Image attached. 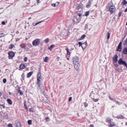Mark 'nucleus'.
<instances>
[{"label":"nucleus","instance_id":"obj_29","mask_svg":"<svg viewBox=\"0 0 127 127\" xmlns=\"http://www.w3.org/2000/svg\"><path fill=\"white\" fill-rule=\"evenodd\" d=\"M110 37H111V34H110V33H108V34H107L108 40H109L110 39Z\"/></svg>","mask_w":127,"mask_h":127},{"label":"nucleus","instance_id":"obj_23","mask_svg":"<svg viewBox=\"0 0 127 127\" xmlns=\"http://www.w3.org/2000/svg\"><path fill=\"white\" fill-rule=\"evenodd\" d=\"M21 78L22 79V80H21V81H24L25 78V75H24V73H23L22 75H21Z\"/></svg>","mask_w":127,"mask_h":127},{"label":"nucleus","instance_id":"obj_21","mask_svg":"<svg viewBox=\"0 0 127 127\" xmlns=\"http://www.w3.org/2000/svg\"><path fill=\"white\" fill-rule=\"evenodd\" d=\"M65 50L66 51V53L67 55H70V54H71V53H70V52L69 51V48H66L65 49Z\"/></svg>","mask_w":127,"mask_h":127},{"label":"nucleus","instance_id":"obj_28","mask_svg":"<svg viewBox=\"0 0 127 127\" xmlns=\"http://www.w3.org/2000/svg\"><path fill=\"white\" fill-rule=\"evenodd\" d=\"M85 37H86V35H83L81 37V38H80V39H79V40H82V39H84V38H85Z\"/></svg>","mask_w":127,"mask_h":127},{"label":"nucleus","instance_id":"obj_37","mask_svg":"<svg viewBox=\"0 0 127 127\" xmlns=\"http://www.w3.org/2000/svg\"><path fill=\"white\" fill-rule=\"evenodd\" d=\"M24 62H26L27 61V57H25L24 59Z\"/></svg>","mask_w":127,"mask_h":127},{"label":"nucleus","instance_id":"obj_32","mask_svg":"<svg viewBox=\"0 0 127 127\" xmlns=\"http://www.w3.org/2000/svg\"><path fill=\"white\" fill-rule=\"evenodd\" d=\"M19 93L21 96H22V95H23V92H22L21 90H19Z\"/></svg>","mask_w":127,"mask_h":127},{"label":"nucleus","instance_id":"obj_34","mask_svg":"<svg viewBox=\"0 0 127 127\" xmlns=\"http://www.w3.org/2000/svg\"><path fill=\"white\" fill-rule=\"evenodd\" d=\"M8 127H13V126H12V124H8Z\"/></svg>","mask_w":127,"mask_h":127},{"label":"nucleus","instance_id":"obj_45","mask_svg":"<svg viewBox=\"0 0 127 127\" xmlns=\"http://www.w3.org/2000/svg\"><path fill=\"white\" fill-rule=\"evenodd\" d=\"M88 24H86L85 25V29H88Z\"/></svg>","mask_w":127,"mask_h":127},{"label":"nucleus","instance_id":"obj_33","mask_svg":"<svg viewBox=\"0 0 127 127\" xmlns=\"http://www.w3.org/2000/svg\"><path fill=\"white\" fill-rule=\"evenodd\" d=\"M2 82L4 84H5V83H6V79L5 78H4L2 80Z\"/></svg>","mask_w":127,"mask_h":127},{"label":"nucleus","instance_id":"obj_14","mask_svg":"<svg viewBox=\"0 0 127 127\" xmlns=\"http://www.w3.org/2000/svg\"><path fill=\"white\" fill-rule=\"evenodd\" d=\"M33 74V71H30L27 74V78H30L31 76H32V74Z\"/></svg>","mask_w":127,"mask_h":127},{"label":"nucleus","instance_id":"obj_24","mask_svg":"<svg viewBox=\"0 0 127 127\" xmlns=\"http://www.w3.org/2000/svg\"><path fill=\"white\" fill-rule=\"evenodd\" d=\"M89 14H90V11H87L85 12V16H89Z\"/></svg>","mask_w":127,"mask_h":127},{"label":"nucleus","instance_id":"obj_44","mask_svg":"<svg viewBox=\"0 0 127 127\" xmlns=\"http://www.w3.org/2000/svg\"><path fill=\"white\" fill-rule=\"evenodd\" d=\"M84 106H85V108H87V107H88V104L84 103Z\"/></svg>","mask_w":127,"mask_h":127},{"label":"nucleus","instance_id":"obj_8","mask_svg":"<svg viewBox=\"0 0 127 127\" xmlns=\"http://www.w3.org/2000/svg\"><path fill=\"white\" fill-rule=\"evenodd\" d=\"M41 79V76H37V85L38 86V87L40 89H41V87H40V79Z\"/></svg>","mask_w":127,"mask_h":127},{"label":"nucleus","instance_id":"obj_3","mask_svg":"<svg viewBox=\"0 0 127 127\" xmlns=\"http://www.w3.org/2000/svg\"><path fill=\"white\" fill-rule=\"evenodd\" d=\"M91 96L92 100H93L94 102H98L99 101V94L94 93H91Z\"/></svg>","mask_w":127,"mask_h":127},{"label":"nucleus","instance_id":"obj_62","mask_svg":"<svg viewBox=\"0 0 127 127\" xmlns=\"http://www.w3.org/2000/svg\"><path fill=\"white\" fill-rule=\"evenodd\" d=\"M126 25H127V23H126Z\"/></svg>","mask_w":127,"mask_h":127},{"label":"nucleus","instance_id":"obj_18","mask_svg":"<svg viewBox=\"0 0 127 127\" xmlns=\"http://www.w3.org/2000/svg\"><path fill=\"white\" fill-rule=\"evenodd\" d=\"M3 118L5 120H7L8 119V114L6 113L4 114Z\"/></svg>","mask_w":127,"mask_h":127},{"label":"nucleus","instance_id":"obj_13","mask_svg":"<svg viewBox=\"0 0 127 127\" xmlns=\"http://www.w3.org/2000/svg\"><path fill=\"white\" fill-rule=\"evenodd\" d=\"M87 42H85L82 44V49H86V47H87Z\"/></svg>","mask_w":127,"mask_h":127},{"label":"nucleus","instance_id":"obj_55","mask_svg":"<svg viewBox=\"0 0 127 127\" xmlns=\"http://www.w3.org/2000/svg\"><path fill=\"white\" fill-rule=\"evenodd\" d=\"M2 107H3V109H5V106H3V105H2Z\"/></svg>","mask_w":127,"mask_h":127},{"label":"nucleus","instance_id":"obj_41","mask_svg":"<svg viewBox=\"0 0 127 127\" xmlns=\"http://www.w3.org/2000/svg\"><path fill=\"white\" fill-rule=\"evenodd\" d=\"M38 77H41V73L39 72L38 73Z\"/></svg>","mask_w":127,"mask_h":127},{"label":"nucleus","instance_id":"obj_2","mask_svg":"<svg viewBox=\"0 0 127 127\" xmlns=\"http://www.w3.org/2000/svg\"><path fill=\"white\" fill-rule=\"evenodd\" d=\"M107 8H109L110 12H111L112 14H114L115 12H116V8L114 5H111L110 3H108V4L106 5Z\"/></svg>","mask_w":127,"mask_h":127},{"label":"nucleus","instance_id":"obj_19","mask_svg":"<svg viewBox=\"0 0 127 127\" xmlns=\"http://www.w3.org/2000/svg\"><path fill=\"white\" fill-rule=\"evenodd\" d=\"M117 119H120L121 120H123L125 119V117H124V116L123 115H119L117 117Z\"/></svg>","mask_w":127,"mask_h":127},{"label":"nucleus","instance_id":"obj_42","mask_svg":"<svg viewBox=\"0 0 127 127\" xmlns=\"http://www.w3.org/2000/svg\"><path fill=\"white\" fill-rule=\"evenodd\" d=\"M72 101V97H69L68 99V102H71Z\"/></svg>","mask_w":127,"mask_h":127},{"label":"nucleus","instance_id":"obj_17","mask_svg":"<svg viewBox=\"0 0 127 127\" xmlns=\"http://www.w3.org/2000/svg\"><path fill=\"white\" fill-rule=\"evenodd\" d=\"M7 102L8 103V104H9V105H12V101H11V99H7L6 100Z\"/></svg>","mask_w":127,"mask_h":127},{"label":"nucleus","instance_id":"obj_26","mask_svg":"<svg viewBox=\"0 0 127 127\" xmlns=\"http://www.w3.org/2000/svg\"><path fill=\"white\" fill-rule=\"evenodd\" d=\"M13 47H14V45H13V44H11V45H10V46L9 47V49H12V48H13Z\"/></svg>","mask_w":127,"mask_h":127},{"label":"nucleus","instance_id":"obj_53","mask_svg":"<svg viewBox=\"0 0 127 127\" xmlns=\"http://www.w3.org/2000/svg\"><path fill=\"white\" fill-rule=\"evenodd\" d=\"M90 127H94V125H91L90 126Z\"/></svg>","mask_w":127,"mask_h":127},{"label":"nucleus","instance_id":"obj_58","mask_svg":"<svg viewBox=\"0 0 127 127\" xmlns=\"http://www.w3.org/2000/svg\"><path fill=\"white\" fill-rule=\"evenodd\" d=\"M28 19H29H29H31V17H29V18H28Z\"/></svg>","mask_w":127,"mask_h":127},{"label":"nucleus","instance_id":"obj_6","mask_svg":"<svg viewBox=\"0 0 127 127\" xmlns=\"http://www.w3.org/2000/svg\"><path fill=\"white\" fill-rule=\"evenodd\" d=\"M8 58L9 59H12L15 55V54L13 52L10 51L8 53Z\"/></svg>","mask_w":127,"mask_h":127},{"label":"nucleus","instance_id":"obj_20","mask_svg":"<svg viewBox=\"0 0 127 127\" xmlns=\"http://www.w3.org/2000/svg\"><path fill=\"white\" fill-rule=\"evenodd\" d=\"M127 4V0H123L122 2V5H126Z\"/></svg>","mask_w":127,"mask_h":127},{"label":"nucleus","instance_id":"obj_15","mask_svg":"<svg viewBox=\"0 0 127 127\" xmlns=\"http://www.w3.org/2000/svg\"><path fill=\"white\" fill-rule=\"evenodd\" d=\"M55 47V45H52L50 47L48 48L49 50H50V51H52V49Z\"/></svg>","mask_w":127,"mask_h":127},{"label":"nucleus","instance_id":"obj_4","mask_svg":"<svg viewBox=\"0 0 127 127\" xmlns=\"http://www.w3.org/2000/svg\"><path fill=\"white\" fill-rule=\"evenodd\" d=\"M113 119H111L110 118H108L106 120L107 123L110 124L109 127H115L116 126V123L112 122Z\"/></svg>","mask_w":127,"mask_h":127},{"label":"nucleus","instance_id":"obj_50","mask_svg":"<svg viewBox=\"0 0 127 127\" xmlns=\"http://www.w3.org/2000/svg\"><path fill=\"white\" fill-rule=\"evenodd\" d=\"M78 16L80 17V16H82V14H78Z\"/></svg>","mask_w":127,"mask_h":127},{"label":"nucleus","instance_id":"obj_27","mask_svg":"<svg viewBox=\"0 0 127 127\" xmlns=\"http://www.w3.org/2000/svg\"><path fill=\"white\" fill-rule=\"evenodd\" d=\"M109 98L111 101H113V102H116V100H115V99H114L113 97L109 96Z\"/></svg>","mask_w":127,"mask_h":127},{"label":"nucleus","instance_id":"obj_38","mask_svg":"<svg viewBox=\"0 0 127 127\" xmlns=\"http://www.w3.org/2000/svg\"><path fill=\"white\" fill-rule=\"evenodd\" d=\"M46 121L47 122H49V121H50V120H49V117H47V118H46Z\"/></svg>","mask_w":127,"mask_h":127},{"label":"nucleus","instance_id":"obj_9","mask_svg":"<svg viewBox=\"0 0 127 127\" xmlns=\"http://www.w3.org/2000/svg\"><path fill=\"white\" fill-rule=\"evenodd\" d=\"M118 55H115L113 58V63H117V62H118Z\"/></svg>","mask_w":127,"mask_h":127},{"label":"nucleus","instance_id":"obj_30","mask_svg":"<svg viewBox=\"0 0 127 127\" xmlns=\"http://www.w3.org/2000/svg\"><path fill=\"white\" fill-rule=\"evenodd\" d=\"M1 37H4V34L3 33H0V38Z\"/></svg>","mask_w":127,"mask_h":127},{"label":"nucleus","instance_id":"obj_52","mask_svg":"<svg viewBox=\"0 0 127 127\" xmlns=\"http://www.w3.org/2000/svg\"><path fill=\"white\" fill-rule=\"evenodd\" d=\"M127 12V7L126 8V9L125 10V12Z\"/></svg>","mask_w":127,"mask_h":127},{"label":"nucleus","instance_id":"obj_22","mask_svg":"<svg viewBox=\"0 0 127 127\" xmlns=\"http://www.w3.org/2000/svg\"><path fill=\"white\" fill-rule=\"evenodd\" d=\"M48 60H49V58H48V57H46L44 59V62L47 63L48 62Z\"/></svg>","mask_w":127,"mask_h":127},{"label":"nucleus","instance_id":"obj_51","mask_svg":"<svg viewBox=\"0 0 127 127\" xmlns=\"http://www.w3.org/2000/svg\"><path fill=\"white\" fill-rule=\"evenodd\" d=\"M115 66H116V67H119V64H115Z\"/></svg>","mask_w":127,"mask_h":127},{"label":"nucleus","instance_id":"obj_12","mask_svg":"<svg viewBox=\"0 0 127 127\" xmlns=\"http://www.w3.org/2000/svg\"><path fill=\"white\" fill-rule=\"evenodd\" d=\"M25 68H26V65H25V64H20V69H25Z\"/></svg>","mask_w":127,"mask_h":127},{"label":"nucleus","instance_id":"obj_60","mask_svg":"<svg viewBox=\"0 0 127 127\" xmlns=\"http://www.w3.org/2000/svg\"><path fill=\"white\" fill-rule=\"evenodd\" d=\"M121 14H119V16H121Z\"/></svg>","mask_w":127,"mask_h":127},{"label":"nucleus","instance_id":"obj_61","mask_svg":"<svg viewBox=\"0 0 127 127\" xmlns=\"http://www.w3.org/2000/svg\"><path fill=\"white\" fill-rule=\"evenodd\" d=\"M126 126H127V122H126Z\"/></svg>","mask_w":127,"mask_h":127},{"label":"nucleus","instance_id":"obj_54","mask_svg":"<svg viewBox=\"0 0 127 127\" xmlns=\"http://www.w3.org/2000/svg\"><path fill=\"white\" fill-rule=\"evenodd\" d=\"M72 21H73V22H75V19L73 18V19H72Z\"/></svg>","mask_w":127,"mask_h":127},{"label":"nucleus","instance_id":"obj_47","mask_svg":"<svg viewBox=\"0 0 127 127\" xmlns=\"http://www.w3.org/2000/svg\"><path fill=\"white\" fill-rule=\"evenodd\" d=\"M26 47V45H23L22 46V48H25Z\"/></svg>","mask_w":127,"mask_h":127},{"label":"nucleus","instance_id":"obj_48","mask_svg":"<svg viewBox=\"0 0 127 127\" xmlns=\"http://www.w3.org/2000/svg\"><path fill=\"white\" fill-rule=\"evenodd\" d=\"M29 111H30V112H33V110H32V109H31V108L29 109Z\"/></svg>","mask_w":127,"mask_h":127},{"label":"nucleus","instance_id":"obj_16","mask_svg":"<svg viewBox=\"0 0 127 127\" xmlns=\"http://www.w3.org/2000/svg\"><path fill=\"white\" fill-rule=\"evenodd\" d=\"M52 5L53 6H54L55 7H56V6H58V5H59V2H57L56 3H52Z\"/></svg>","mask_w":127,"mask_h":127},{"label":"nucleus","instance_id":"obj_36","mask_svg":"<svg viewBox=\"0 0 127 127\" xmlns=\"http://www.w3.org/2000/svg\"><path fill=\"white\" fill-rule=\"evenodd\" d=\"M115 103H116V104H117L118 105H122V103H120V102H119L117 101H115Z\"/></svg>","mask_w":127,"mask_h":127},{"label":"nucleus","instance_id":"obj_59","mask_svg":"<svg viewBox=\"0 0 127 127\" xmlns=\"http://www.w3.org/2000/svg\"><path fill=\"white\" fill-rule=\"evenodd\" d=\"M67 60H69L68 58H67Z\"/></svg>","mask_w":127,"mask_h":127},{"label":"nucleus","instance_id":"obj_56","mask_svg":"<svg viewBox=\"0 0 127 127\" xmlns=\"http://www.w3.org/2000/svg\"><path fill=\"white\" fill-rule=\"evenodd\" d=\"M41 91H42V92H44V89H41Z\"/></svg>","mask_w":127,"mask_h":127},{"label":"nucleus","instance_id":"obj_43","mask_svg":"<svg viewBox=\"0 0 127 127\" xmlns=\"http://www.w3.org/2000/svg\"><path fill=\"white\" fill-rule=\"evenodd\" d=\"M1 23H2V25H5V22L2 21Z\"/></svg>","mask_w":127,"mask_h":127},{"label":"nucleus","instance_id":"obj_11","mask_svg":"<svg viewBox=\"0 0 127 127\" xmlns=\"http://www.w3.org/2000/svg\"><path fill=\"white\" fill-rule=\"evenodd\" d=\"M92 1H93V0H89L87 4L86 5V7H87V8H89V7H91V4L92 3Z\"/></svg>","mask_w":127,"mask_h":127},{"label":"nucleus","instance_id":"obj_49","mask_svg":"<svg viewBox=\"0 0 127 127\" xmlns=\"http://www.w3.org/2000/svg\"><path fill=\"white\" fill-rule=\"evenodd\" d=\"M37 3H39L40 2V0H37Z\"/></svg>","mask_w":127,"mask_h":127},{"label":"nucleus","instance_id":"obj_10","mask_svg":"<svg viewBox=\"0 0 127 127\" xmlns=\"http://www.w3.org/2000/svg\"><path fill=\"white\" fill-rule=\"evenodd\" d=\"M123 44V43L122 42H121L118 46V48H117V51H120V52H121V51H122V45Z\"/></svg>","mask_w":127,"mask_h":127},{"label":"nucleus","instance_id":"obj_57","mask_svg":"<svg viewBox=\"0 0 127 127\" xmlns=\"http://www.w3.org/2000/svg\"><path fill=\"white\" fill-rule=\"evenodd\" d=\"M34 26H36V25H37V24H36V23L35 24V25L33 24Z\"/></svg>","mask_w":127,"mask_h":127},{"label":"nucleus","instance_id":"obj_25","mask_svg":"<svg viewBox=\"0 0 127 127\" xmlns=\"http://www.w3.org/2000/svg\"><path fill=\"white\" fill-rule=\"evenodd\" d=\"M49 42V39L47 38L45 40V43H46V44H47V43H48Z\"/></svg>","mask_w":127,"mask_h":127},{"label":"nucleus","instance_id":"obj_35","mask_svg":"<svg viewBox=\"0 0 127 127\" xmlns=\"http://www.w3.org/2000/svg\"><path fill=\"white\" fill-rule=\"evenodd\" d=\"M78 45H79V46H81V47H82L83 44H82V43L81 42H78Z\"/></svg>","mask_w":127,"mask_h":127},{"label":"nucleus","instance_id":"obj_39","mask_svg":"<svg viewBox=\"0 0 127 127\" xmlns=\"http://www.w3.org/2000/svg\"><path fill=\"white\" fill-rule=\"evenodd\" d=\"M43 21H42L37 22L36 24H37V25H38V24H40V23H41V22H43Z\"/></svg>","mask_w":127,"mask_h":127},{"label":"nucleus","instance_id":"obj_5","mask_svg":"<svg viewBox=\"0 0 127 127\" xmlns=\"http://www.w3.org/2000/svg\"><path fill=\"white\" fill-rule=\"evenodd\" d=\"M40 43V39H36L34 40L32 44L33 46H38L39 44Z\"/></svg>","mask_w":127,"mask_h":127},{"label":"nucleus","instance_id":"obj_7","mask_svg":"<svg viewBox=\"0 0 127 127\" xmlns=\"http://www.w3.org/2000/svg\"><path fill=\"white\" fill-rule=\"evenodd\" d=\"M118 64H119V65H125L126 66V67H127V63H126V61H124L123 60V59H120L119 60Z\"/></svg>","mask_w":127,"mask_h":127},{"label":"nucleus","instance_id":"obj_31","mask_svg":"<svg viewBox=\"0 0 127 127\" xmlns=\"http://www.w3.org/2000/svg\"><path fill=\"white\" fill-rule=\"evenodd\" d=\"M28 125H31L32 124V121L31 120H28Z\"/></svg>","mask_w":127,"mask_h":127},{"label":"nucleus","instance_id":"obj_46","mask_svg":"<svg viewBox=\"0 0 127 127\" xmlns=\"http://www.w3.org/2000/svg\"><path fill=\"white\" fill-rule=\"evenodd\" d=\"M2 96V92L0 91V98Z\"/></svg>","mask_w":127,"mask_h":127},{"label":"nucleus","instance_id":"obj_40","mask_svg":"<svg viewBox=\"0 0 127 127\" xmlns=\"http://www.w3.org/2000/svg\"><path fill=\"white\" fill-rule=\"evenodd\" d=\"M24 107L26 110H28V108H27V106H26V104H25V103H24Z\"/></svg>","mask_w":127,"mask_h":127},{"label":"nucleus","instance_id":"obj_1","mask_svg":"<svg viewBox=\"0 0 127 127\" xmlns=\"http://www.w3.org/2000/svg\"><path fill=\"white\" fill-rule=\"evenodd\" d=\"M73 64L76 70H78L80 67V64L79 63V58L75 57L72 58Z\"/></svg>","mask_w":127,"mask_h":127}]
</instances>
